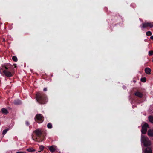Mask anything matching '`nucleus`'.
<instances>
[{
    "label": "nucleus",
    "instance_id": "27",
    "mask_svg": "<svg viewBox=\"0 0 153 153\" xmlns=\"http://www.w3.org/2000/svg\"><path fill=\"white\" fill-rule=\"evenodd\" d=\"M119 17L120 18H121V17L118 14H117L116 15L115 17Z\"/></svg>",
    "mask_w": 153,
    "mask_h": 153
},
{
    "label": "nucleus",
    "instance_id": "2",
    "mask_svg": "<svg viewBox=\"0 0 153 153\" xmlns=\"http://www.w3.org/2000/svg\"><path fill=\"white\" fill-rule=\"evenodd\" d=\"M36 98L37 102L41 104H45L48 101L46 94L43 92H37L36 94Z\"/></svg>",
    "mask_w": 153,
    "mask_h": 153
},
{
    "label": "nucleus",
    "instance_id": "16",
    "mask_svg": "<svg viewBox=\"0 0 153 153\" xmlns=\"http://www.w3.org/2000/svg\"><path fill=\"white\" fill-rule=\"evenodd\" d=\"M149 120L150 122L153 123V116H150L149 117Z\"/></svg>",
    "mask_w": 153,
    "mask_h": 153
},
{
    "label": "nucleus",
    "instance_id": "12",
    "mask_svg": "<svg viewBox=\"0 0 153 153\" xmlns=\"http://www.w3.org/2000/svg\"><path fill=\"white\" fill-rule=\"evenodd\" d=\"M13 103L15 105H19L22 104V102L20 100L17 99L14 100Z\"/></svg>",
    "mask_w": 153,
    "mask_h": 153
},
{
    "label": "nucleus",
    "instance_id": "23",
    "mask_svg": "<svg viewBox=\"0 0 153 153\" xmlns=\"http://www.w3.org/2000/svg\"><path fill=\"white\" fill-rule=\"evenodd\" d=\"M149 54L150 56H152L153 55V51H150L149 52Z\"/></svg>",
    "mask_w": 153,
    "mask_h": 153
},
{
    "label": "nucleus",
    "instance_id": "6",
    "mask_svg": "<svg viewBox=\"0 0 153 153\" xmlns=\"http://www.w3.org/2000/svg\"><path fill=\"white\" fill-rule=\"evenodd\" d=\"M149 127V125L147 123H145L142 126L141 133L143 134H145L147 132V128Z\"/></svg>",
    "mask_w": 153,
    "mask_h": 153
},
{
    "label": "nucleus",
    "instance_id": "24",
    "mask_svg": "<svg viewBox=\"0 0 153 153\" xmlns=\"http://www.w3.org/2000/svg\"><path fill=\"white\" fill-rule=\"evenodd\" d=\"M25 124L27 126H29L30 125L29 123L27 121H25Z\"/></svg>",
    "mask_w": 153,
    "mask_h": 153
},
{
    "label": "nucleus",
    "instance_id": "26",
    "mask_svg": "<svg viewBox=\"0 0 153 153\" xmlns=\"http://www.w3.org/2000/svg\"><path fill=\"white\" fill-rule=\"evenodd\" d=\"M16 153H26V152H25L18 151L16 152Z\"/></svg>",
    "mask_w": 153,
    "mask_h": 153
},
{
    "label": "nucleus",
    "instance_id": "9",
    "mask_svg": "<svg viewBox=\"0 0 153 153\" xmlns=\"http://www.w3.org/2000/svg\"><path fill=\"white\" fill-rule=\"evenodd\" d=\"M48 148L49 149L50 151L53 152L55 151L56 150V146L54 145L52 146H50L48 147Z\"/></svg>",
    "mask_w": 153,
    "mask_h": 153
},
{
    "label": "nucleus",
    "instance_id": "20",
    "mask_svg": "<svg viewBox=\"0 0 153 153\" xmlns=\"http://www.w3.org/2000/svg\"><path fill=\"white\" fill-rule=\"evenodd\" d=\"M12 60L14 62H16L18 61L17 57L16 56H13L12 57Z\"/></svg>",
    "mask_w": 153,
    "mask_h": 153
},
{
    "label": "nucleus",
    "instance_id": "4",
    "mask_svg": "<svg viewBox=\"0 0 153 153\" xmlns=\"http://www.w3.org/2000/svg\"><path fill=\"white\" fill-rule=\"evenodd\" d=\"M141 141L145 147H149L151 145V142L149 139L144 136L141 135Z\"/></svg>",
    "mask_w": 153,
    "mask_h": 153
},
{
    "label": "nucleus",
    "instance_id": "33",
    "mask_svg": "<svg viewBox=\"0 0 153 153\" xmlns=\"http://www.w3.org/2000/svg\"><path fill=\"white\" fill-rule=\"evenodd\" d=\"M133 4H131V6H132H132H133Z\"/></svg>",
    "mask_w": 153,
    "mask_h": 153
},
{
    "label": "nucleus",
    "instance_id": "17",
    "mask_svg": "<svg viewBox=\"0 0 153 153\" xmlns=\"http://www.w3.org/2000/svg\"><path fill=\"white\" fill-rule=\"evenodd\" d=\"M47 126L48 128L51 129L52 128V125L51 123H50L48 124Z\"/></svg>",
    "mask_w": 153,
    "mask_h": 153
},
{
    "label": "nucleus",
    "instance_id": "3",
    "mask_svg": "<svg viewBox=\"0 0 153 153\" xmlns=\"http://www.w3.org/2000/svg\"><path fill=\"white\" fill-rule=\"evenodd\" d=\"M34 133L36 135V139L38 142H42L45 139L46 134L45 131L38 129L34 131Z\"/></svg>",
    "mask_w": 153,
    "mask_h": 153
},
{
    "label": "nucleus",
    "instance_id": "35",
    "mask_svg": "<svg viewBox=\"0 0 153 153\" xmlns=\"http://www.w3.org/2000/svg\"><path fill=\"white\" fill-rule=\"evenodd\" d=\"M41 151L40 150V151H39L38 152H40Z\"/></svg>",
    "mask_w": 153,
    "mask_h": 153
},
{
    "label": "nucleus",
    "instance_id": "5",
    "mask_svg": "<svg viewBox=\"0 0 153 153\" xmlns=\"http://www.w3.org/2000/svg\"><path fill=\"white\" fill-rule=\"evenodd\" d=\"M35 121L38 123H42L44 120L43 116L41 114H38L35 116Z\"/></svg>",
    "mask_w": 153,
    "mask_h": 153
},
{
    "label": "nucleus",
    "instance_id": "15",
    "mask_svg": "<svg viewBox=\"0 0 153 153\" xmlns=\"http://www.w3.org/2000/svg\"><path fill=\"white\" fill-rule=\"evenodd\" d=\"M27 151L30 152H35L36 150L33 149L32 148H29L27 149Z\"/></svg>",
    "mask_w": 153,
    "mask_h": 153
},
{
    "label": "nucleus",
    "instance_id": "10",
    "mask_svg": "<svg viewBox=\"0 0 153 153\" xmlns=\"http://www.w3.org/2000/svg\"><path fill=\"white\" fill-rule=\"evenodd\" d=\"M144 71L146 74H151V70L150 68L147 67L145 69Z\"/></svg>",
    "mask_w": 153,
    "mask_h": 153
},
{
    "label": "nucleus",
    "instance_id": "32",
    "mask_svg": "<svg viewBox=\"0 0 153 153\" xmlns=\"http://www.w3.org/2000/svg\"><path fill=\"white\" fill-rule=\"evenodd\" d=\"M14 65L15 66V67L16 68V64H14Z\"/></svg>",
    "mask_w": 153,
    "mask_h": 153
},
{
    "label": "nucleus",
    "instance_id": "22",
    "mask_svg": "<svg viewBox=\"0 0 153 153\" xmlns=\"http://www.w3.org/2000/svg\"><path fill=\"white\" fill-rule=\"evenodd\" d=\"M44 147L42 146V145H41L39 146V149L41 151H42L44 150Z\"/></svg>",
    "mask_w": 153,
    "mask_h": 153
},
{
    "label": "nucleus",
    "instance_id": "34",
    "mask_svg": "<svg viewBox=\"0 0 153 153\" xmlns=\"http://www.w3.org/2000/svg\"><path fill=\"white\" fill-rule=\"evenodd\" d=\"M132 7H134V5H133Z\"/></svg>",
    "mask_w": 153,
    "mask_h": 153
},
{
    "label": "nucleus",
    "instance_id": "13",
    "mask_svg": "<svg viewBox=\"0 0 153 153\" xmlns=\"http://www.w3.org/2000/svg\"><path fill=\"white\" fill-rule=\"evenodd\" d=\"M148 135L150 137L153 136V129H150L148 131L147 133Z\"/></svg>",
    "mask_w": 153,
    "mask_h": 153
},
{
    "label": "nucleus",
    "instance_id": "1",
    "mask_svg": "<svg viewBox=\"0 0 153 153\" xmlns=\"http://www.w3.org/2000/svg\"><path fill=\"white\" fill-rule=\"evenodd\" d=\"M14 69L13 66L10 63H5L2 65L0 68V72L2 75H4L7 77H12L14 74L13 71Z\"/></svg>",
    "mask_w": 153,
    "mask_h": 153
},
{
    "label": "nucleus",
    "instance_id": "11",
    "mask_svg": "<svg viewBox=\"0 0 153 153\" xmlns=\"http://www.w3.org/2000/svg\"><path fill=\"white\" fill-rule=\"evenodd\" d=\"M145 153H152V150L151 148L149 147H147L144 151Z\"/></svg>",
    "mask_w": 153,
    "mask_h": 153
},
{
    "label": "nucleus",
    "instance_id": "18",
    "mask_svg": "<svg viewBox=\"0 0 153 153\" xmlns=\"http://www.w3.org/2000/svg\"><path fill=\"white\" fill-rule=\"evenodd\" d=\"M9 129L8 128L5 129L3 131L2 134L4 136L7 132V131L9 130Z\"/></svg>",
    "mask_w": 153,
    "mask_h": 153
},
{
    "label": "nucleus",
    "instance_id": "14",
    "mask_svg": "<svg viewBox=\"0 0 153 153\" xmlns=\"http://www.w3.org/2000/svg\"><path fill=\"white\" fill-rule=\"evenodd\" d=\"M1 111L3 113L7 114L8 113V112L7 109L5 108H3L1 109Z\"/></svg>",
    "mask_w": 153,
    "mask_h": 153
},
{
    "label": "nucleus",
    "instance_id": "7",
    "mask_svg": "<svg viewBox=\"0 0 153 153\" xmlns=\"http://www.w3.org/2000/svg\"><path fill=\"white\" fill-rule=\"evenodd\" d=\"M142 28H145L147 27H153V23L151 22H146L143 23Z\"/></svg>",
    "mask_w": 153,
    "mask_h": 153
},
{
    "label": "nucleus",
    "instance_id": "28",
    "mask_svg": "<svg viewBox=\"0 0 153 153\" xmlns=\"http://www.w3.org/2000/svg\"><path fill=\"white\" fill-rule=\"evenodd\" d=\"M43 91H47V88H44L43 90Z\"/></svg>",
    "mask_w": 153,
    "mask_h": 153
},
{
    "label": "nucleus",
    "instance_id": "31",
    "mask_svg": "<svg viewBox=\"0 0 153 153\" xmlns=\"http://www.w3.org/2000/svg\"><path fill=\"white\" fill-rule=\"evenodd\" d=\"M5 39L4 38H3V41H5Z\"/></svg>",
    "mask_w": 153,
    "mask_h": 153
},
{
    "label": "nucleus",
    "instance_id": "29",
    "mask_svg": "<svg viewBox=\"0 0 153 153\" xmlns=\"http://www.w3.org/2000/svg\"><path fill=\"white\" fill-rule=\"evenodd\" d=\"M150 39H152V40H153V36H151V37H150Z\"/></svg>",
    "mask_w": 153,
    "mask_h": 153
},
{
    "label": "nucleus",
    "instance_id": "25",
    "mask_svg": "<svg viewBox=\"0 0 153 153\" xmlns=\"http://www.w3.org/2000/svg\"><path fill=\"white\" fill-rule=\"evenodd\" d=\"M137 102H138V103H141L143 101L141 99H138L137 100Z\"/></svg>",
    "mask_w": 153,
    "mask_h": 153
},
{
    "label": "nucleus",
    "instance_id": "19",
    "mask_svg": "<svg viewBox=\"0 0 153 153\" xmlns=\"http://www.w3.org/2000/svg\"><path fill=\"white\" fill-rule=\"evenodd\" d=\"M141 81L143 82H146V79L145 77H142L141 79Z\"/></svg>",
    "mask_w": 153,
    "mask_h": 153
},
{
    "label": "nucleus",
    "instance_id": "30",
    "mask_svg": "<svg viewBox=\"0 0 153 153\" xmlns=\"http://www.w3.org/2000/svg\"><path fill=\"white\" fill-rule=\"evenodd\" d=\"M79 77V76L78 75H77L76 76V77L78 78Z\"/></svg>",
    "mask_w": 153,
    "mask_h": 153
},
{
    "label": "nucleus",
    "instance_id": "8",
    "mask_svg": "<svg viewBox=\"0 0 153 153\" xmlns=\"http://www.w3.org/2000/svg\"><path fill=\"white\" fill-rule=\"evenodd\" d=\"M134 94L135 96L137 97L140 98H142L143 96V94L142 93L138 91L135 92L134 93Z\"/></svg>",
    "mask_w": 153,
    "mask_h": 153
},
{
    "label": "nucleus",
    "instance_id": "21",
    "mask_svg": "<svg viewBox=\"0 0 153 153\" xmlns=\"http://www.w3.org/2000/svg\"><path fill=\"white\" fill-rule=\"evenodd\" d=\"M146 34L147 36H149L152 35V33L151 31H148L146 32Z\"/></svg>",
    "mask_w": 153,
    "mask_h": 153
},
{
    "label": "nucleus",
    "instance_id": "36",
    "mask_svg": "<svg viewBox=\"0 0 153 153\" xmlns=\"http://www.w3.org/2000/svg\"><path fill=\"white\" fill-rule=\"evenodd\" d=\"M152 61H153V60H152Z\"/></svg>",
    "mask_w": 153,
    "mask_h": 153
}]
</instances>
